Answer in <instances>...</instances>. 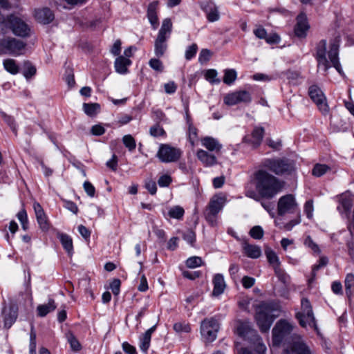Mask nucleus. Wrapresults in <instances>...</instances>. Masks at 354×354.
Instances as JSON below:
<instances>
[{
    "label": "nucleus",
    "instance_id": "obj_64",
    "mask_svg": "<svg viewBox=\"0 0 354 354\" xmlns=\"http://www.w3.org/2000/svg\"><path fill=\"white\" fill-rule=\"evenodd\" d=\"M122 346L125 353L128 354H137L136 348L128 342H123Z\"/></svg>",
    "mask_w": 354,
    "mask_h": 354
},
{
    "label": "nucleus",
    "instance_id": "obj_8",
    "mask_svg": "<svg viewBox=\"0 0 354 354\" xmlns=\"http://www.w3.org/2000/svg\"><path fill=\"white\" fill-rule=\"evenodd\" d=\"M299 212L298 203L292 194H286L279 198L277 203V213L279 216Z\"/></svg>",
    "mask_w": 354,
    "mask_h": 354
},
{
    "label": "nucleus",
    "instance_id": "obj_9",
    "mask_svg": "<svg viewBox=\"0 0 354 354\" xmlns=\"http://www.w3.org/2000/svg\"><path fill=\"white\" fill-rule=\"evenodd\" d=\"M182 152L180 149L167 144H161L157 152V157L162 162H174L178 161Z\"/></svg>",
    "mask_w": 354,
    "mask_h": 354
},
{
    "label": "nucleus",
    "instance_id": "obj_11",
    "mask_svg": "<svg viewBox=\"0 0 354 354\" xmlns=\"http://www.w3.org/2000/svg\"><path fill=\"white\" fill-rule=\"evenodd\" d=\"M7 21L15 35L21 37L29 36L30 28L21 19L11 15L8 17Z\"/></svg>",
    "mask_w": 354,
    "mask_h": 354
},
{
    "label": "nucleus",
    "instance_id": "obj_36",
    "mask_svg": "<svg viewBox=\"0 0 354 354\" xmlns=\"http://www.w3.org/2000/svg\"><path fill=\"white\" fill-rule=\"evenodd\" d=\"M237 73L234 69H226L224 71L223 82L226 84H232L236 79Z\"/></svg>",
    "mask_w": 354,
    "mask_h": 354
},
{
    "label": "nucleus",
    "instance_id": "obj_38",
    "mask_svg": "<svg viewBox=\"0 0 354 354\" xmlns=\"http://www.w3.org/2000/svg\"><path fill=\"white\" fill-rule=\"evenodd\" d=\"M329 170L330 167L326 165L316 164L313 169L312 174L316 177H320Z\"/></svg>",
    "mask_w": 354,
    "mask_h": 354
},
{
    "label": "nucleus",
    "instance_id": "obj_39",
    "mask_svg": "<svg viewBox=\"0 0 354 354\" xmlns=\"http://www.w3.org/2000/svg\"><path fill=\"white\" fill-rule=\"evenodd\" d=\"M184 209L178 205L171 207L168 212L169 216L171 218L176 219H181L184 215Z\"/></svg>",
    "mask_w": 354,
    "mask_h": 354
},
{
    "label": "nucleus",
    "instance_id": "obj_29",
    "mask_svg": "<svg viewBox=\"0 0 354 354\" xmlns=\"http://www.w3.org/2000/svg\"><path fill=\"white\" fill-rule=\"evenodd\" d=\"M131 64V61L124 57L119 56L115 61V68L117 73L124 74L128 71V66Z\"/></svg>",
    "mask_w": 354,
    "mask_h": 354
},
{
    "label": "nucleus",
    "instance_id": "obj_56",
    "mask_svg": "<svg viewBox=\"0 0 354 354\" xmlns=\"http://www.w3.org/2000/svg\"><path fill=\"white\" fill-rule=\"evenodd\" d=\"M120 280L118 279H113L110 283V288L114 295H118L120 292Z\"/></svg>",
    "mask_w": 354,
    "mask_h": 354
},
{
    "label": "nucleus",
    "instance_id": "obj_12",
    "mask_svg": "<svg viewBox=\"0 0 354 354\" xmlns=\"http://www.w3.org/2000/svg\"><path fill=\"white\" fill-rule=\"evenodd\" d=\"M25 43L13 37H6L0 40V46L6 53L19 55L25 48Z\"/></svg>",
    "mask_w": 354,
    "mask_h": 354
},
{
    "label": "nucleus",
    "instance_id": "obj_34",
    "mask_svg": "<svg viewBox=\"0 0 354 354\" xmlns=\"http://www.w3.org/2000/svg\"><path fill=\"white\" fill-rule=\"evenodd\" d=\"M4 68L11 74H17L19 72V66L15 60L12 59H6L3 61Z\"/></svg>",
    "mask_w": 354,
    "mask_h": 354
},
{
    "label": "nucleus",
    "instance_id": "obj_60",
    "mask_svg": "<svg viewBox=\"0 0 354 354\" xmlns=\"http://www.w3.org/2000/svg\"><path fill=\"white\" fill-rule=\"evenodd\" d=\"M83 186L88 196H89L90 197H93L95 196V189L90 182L85 181L84 183Z\"/></svg>",
    "mask_w": 354,
    "mask_h": 354
},
{
    "label": "nucleus",
    "instance_id": "obj_55",
    "mask_svg": "<svg viewBox=\"0 0 354 354\" xmlns=\"http://www.w3.org/2000/svg\"><path fill=\"white\" fill-rule=\"evenodd\" d=\"M208 21L210 22H214L219 19V13L216 8H214L210 10L207 15Z\"/></svg>",
    "mask_w": 354,
    "mask_h": 354
},
{
    "label": "nucleus",
    "instance_id": "obj_10",
    "mask_svg": "<svg viewBox=\"0 0 354 354\" xmlns=\"http://www.w3.org/2000/svg\"><path fill=\"white\" fill-rule=\"evenodd\" d=\"M219 324L214 318L204 319L201 324V333L205 341L212 342L216 339Z\"/></svg>",
    "mask_w": 354,
    "mask_h": 354
},
{
    "label": "nucleus",
    "instance_id": "obj_19",
    "mask_svg": "<svg viewBox=\"0 0 354 354\" xmlns=\"http://www.w3.org/2000/svg\"><path fill=\"white\" fill-rule=\"evenodd\" d=\"M35 17L39 23L48 24L54 19V14L49 8H44L35 10Z\"/></svg>",
    "mask_w": 354,
    "mask_h": 354
},
{
    "label": "nucleus",
    "instance_id": "obj_61",
    "mask_svg": "<svg viewBox=\"0 0 354 354\" xmlns=\"http://www.w3.org/2000/svg\"><path fill=\"white\" fill-rule=\"evenodd\" d=\"M242 285L245 288H250L252 287L255 283V279L253 277L245 276L242 279Z\"/></svg>",
    "mask_w": 354,
    "mask_h": 354
},
{
    "label": "nucleus",
    "instance_id": "obj_17",
    "mask_svg": "<svg viewBox=\"0 0 354 354\" xmlns=\"http://www.w3.org/2000/svg\"><path fill=\"white\" fill-rule=\"evenodd\" d=\"M310 26L304 14H300L297 17V24L295 27V35L298 37H304Z\"/></svg>",
    "mask_w": 354,
    "mask_h": 354
},
{
    "label": "nucleus",
    "instance_id": "obj_25",
    "mask_svg": "<svg viewBox=\"0 0 354 354\" xmlns=\"http://www.w3.org/2000/svg\"><path fill=\"white\" fill-rule=\"evenodd\" d=\"M242 247L244 254L248 257L257 259L261 255V248L257 245H251L247 241H244Z\"/></svg>",
    "mask_w": 354,
    "mask_h": 354
},
{
    "label": "nucleus",
    "instance_id": "obj_46",
    "mask_svg": "<svg viewBox=\"0 0 354 354\" xmlns=\"http://www.w3.org/2000/svg\"><path fill=\"white\" fill-rule=\"evenodd\" d=\"M304 245L311 249L315 253L319 254L320 249L318 245L313 241L310 236H307L304 240Z\"/></svg>",
    "mask_w": 354,
    "mask_h": 354
},
{
    "label": "nucleus",
    "instance_id": "obj_5",
    "mask_svg": "<svg viewBox=\"0 0 354 354\" xmlns=\"http://www.w3.org/2000/svg\"><path fill=\"white\" fill-rule=\"evenodd\" d=\"M226 202V197L223 195L213 196L205 211V218L212 226L217 223V215L222 210Z\"/></svg>",
    "mask_w": 354,
    "mask_h": 354
},
{
    "label": "nucleus",
    "instance_id": "obj_35",
    "mask_svg": "<svg viewBox=\"0 0 354 354\" xmlns=\"http://www.w3.org/2000/svg\"><path fill=\"white\" fill-rule=\"evenodd\" d=\"M83 110L87 115L93 116L100 110V104L97 103H84Z\"/></svg>",
    "mask_w": 354,
    "mask_h": 354
},
{
    "label": "nucleus",
    "instance_id": "obj_41",
    "mask_svg": "<svg viewBox=\"0 0 354 354\" xmlns=\"http://www.w3.org/2000/svg\"><path fill=\"white\" fill-rule=\"evenodd\" d=\"M252 339L255 351L258 354H265L266 347L265 344L262 342V340L261 337L259 336V335L255 338H252Z\"/></svg>",
    "mask_w": 354,
    "mask_h": 354
},
{
    "label": "nucleus",
    "instance_id": "obj_3",
    "mask_svg": "<svg viewBox=\"0 0 354 354\" xmlns=\"http://www.w3.org/2000/svg\"><path fill=\"white\" fill-rule=\"evenodd\" d=\"M280 306L275 303H261L256 309L255 319L262 333L268 332L274 319L279 316Z\"/></svg>",
    "mask_w": 354,
    "mask_h": 354
},
{
    "label": "nucleus",
    "instance_id": "obj_48",
    "mask_svg": "<svg viewBox=\"0 0 354 354\" xmlns=\"http://www.w3.org/2000/svg\"><path fill=\"white\" fill-rule=\"evenodd\" d=\"M122 141L125 147H127L129 151L135 149L136 147V141L131 135L124 136L122 138Z\"/></svg>",
    "mask_w": 354,
    "mask_h": 354
},
{
    "label": "nucleus",
    "instance_id": "obj_22",
    "mask_svg": "<svg viewBox=\"0 0 354 354\" xmlns=\"http://www.w3.org/2000/svg\"><path fill=\"white\" fill-rule=\"evenodd\" d=\"M156 328V325H154L140 337L139 348L145 353H147L151 344V335Z\"/></svg>",
    "mask_w": 354,
    "mask_h": 354
},
{
    "label": "nucleus",
    "instance_id": "obj_18",
    "mask_svg": "<svg viewBox=\"0 0 354 354\" xmlns=\"http://www.w3.org/2000/svg\"><path fill=\"white\" fill-rule=\"evenodd\" d=\"M264 134V129L262 127H255L251 135L245 136L244 141L248 142L253 147H257L260 145Z\"/></svg>",
    "mask_w": 354,
    "mask_h": 354
},
{
    "label": "nucleus",
    "instance_id": "obj_43",
    "mask_svg": "<svg viewBox=\"0 0 354 354\" xmlns=\"http://www.w3.org/2000/svg\"><path fill=\"white\" fill-rule=\"evenodd\" d=\"M249 234L254 239H261L264 234L263 228L259 225L254 226L250 230Z\"/></svg>",
    "mask_w": 354,
    "mask_h": 354
},
{
    "label": "nucleus",
    "instance_id": "obj_1",
    "mask_svg": "<svg viewBox=\"0 0 354 354\" xmlns=\"http://www.w3.org/2000/svg\"><path fill=\"white\" fill-rule=\"evenodd\" d=\"M339 42L337 38L330 42L328 51H327L326 40L322 39L317 44L315 57L319 68L326 72L328 68L333 66L339 74L344 75L338 57Z\"/></svg>",
    "mask_w": 354,
    "mask_h": 354
},
{
    "label": "nucleus",
    "instance_id": "obj_27",
    "mask_svg": "<svg viewBox=\"0 0 354 354\" xmlns=\"http://www.w3.org/2000/svg\"><path fill=\"white\" fill-rule=\"evenodd\" d=\"M201 144L209 151L218 152L222 148V145L216 139L209 136L202 138Z\"/></svg>",
    "mask_w": 354,
    "mask_h": 354
},
{
    "label": "nucleus",
    "instance_id": "obj_58",
    "mask_svg": "<svg viewBox=\"0 0 354 354\" xmlns=\"http://www.w3.org/2000/svg\"><path fill=\"white\" fill-rule=\"evenodd\" d=\"M66 72V82L69 87H73L75 84L73 70L71 68H67Z\"/></svg>",
    "mask_w": 354,
    "mask_h": 354
},
{
    "label": "nucleus",
    "instance_id": "obj_28",
    "mask_svg": "<svg viewBox=\"0 0 354 354\" xmlns=\"http://www.w3.org/2000/svg\"><path fill=\"white\" fill-rule=\"evenodd\" d=\"M157 6V2H153L149 5L147 9V17L153 29H156L159 24L156 13Z\"/></svg>",
    "mask_w": 354,
    "mask_h": 354
},
{
    "label": "nucleus",
    "instance_id": "obj_57",
    "mask_svg": "<svg viewBox=\"0 0 354 354\" xmlns=\"http://www.w3.org/2000/svg\"><path fill=\"white\" fill-rule=\"evenodd\" d=\"M328 263V259L326 257H320L318 264L315 265L313 268V274L315 275V272L321 268L326 266Z\"/></svg>",
    "mask_w": 354,
    "mask_h": 354
},
{
    "label": "nucleus",
    "instance_id": "obj_47",
    "mask_svg": "<svg viewBox=\"0 0 354 354\" xmlns=\"http://www.w3.org/2000/svg\"><path fill=\"white\" fill-rule=\"evenodd\" d=\"M149 133L153 137H158L165 136V131L162 127L156 124L150 128Z\"/></svg>",
    "mask_w": 354,
    "mask_h": 354
},
{
    "label": "nucleus",
    "instance_id": "obj_20",
    "mask_svg": "<svg viewBox=\"0 0 354 354\" xmlns=\"http://www.w3.org/2000/svg\"><path fill=\"white\" fill-rule=\"evenodd\" d=\"M196 157L205 167H212L217 164L216 157L203 149H198Z\"/></svg>",
    "mask_w": 354,
    "mask_h": 354
},
{
    "label": "nucleus",
    "instance_id": "obj_6",
    "mask_svg": "<svg viewBox=\"0 0 354 354\" xmlns=\"http://www.w3.org/2000/svg\"><path fill=\"white\" fill-rule=\"evenodd\" d=\"M301 311L296 314V317L299 320L300 325L304 328L309 326L316 329L315 319L310 301L307 299L304 298L301 299Z\"/></svg>",
    "mask_w": 354,
    "mask_h": 354
},
{
    "label": "nucleus",
    "instance_id": "obj_15",
    "mask_svg": "<svg viewBox=\"0 0 354 354\" xmlns=\"http://www.w3.org/2000/svg\"><path fill=\"white\" fill-rule=\"evenodd\" d=\"M251 100L250 93L244 90L228 93L224 97V102L228 106H234L241 102L250 103Z\"/></svg>",
    "mask_w": 354,
    "mask_h": 354
},
{
    "label": "nucleus",
    "instance_id": "obj_31",
    "mask_svg": "<svg viewBox=\"0 0 354 354\" xmlns=\"http://www.w3.org/2000/svg\"><path fill=\"white\" fill-rule=\"evenodd\" d=\"M56 308L55 301L52 299L48 300V304L39 305L37 308V314L39 317H44L48 313L53 311Z\"/></svg>",
    "mask_w": 354,
    "mask_h": 354
},
{
    "label": "nucleus",
    "instance_id": "obj_53",
    "mask_svg": "<svg viewBox=\"0 0 354 354\" xmlns=\"http://www.w3.org/2000/svg\"><path fill=\"white\" fill-rule=\"evenodd\" d=\"M183 239L192 245L196 241V234L192 230H188L184 232Z\"/></svg>",
    "mask_w": 354,
    "mask_h": 354
},
{
    "label": "nucleus",
    "instance_id": "obj_40",
    "mask_svg": "<svg viewBox=\"0 0 354 354\" xmlns=\"http://www.w3.org/2000/svg\"><path fill=\"white\" fill-rule=\"evenodd\" d=\"M344 286L346 295L350 297L352 294L351 289L354 288V275L353 274H348L344 281Z\"/></svg>",
    "mask_w": 354,
    "mask_h": 354
},
{
    "label": "nucleus",
    "instance_id": "obj_26",
    "mask_svg": "<svg viewBox=\"0 0 354 354\" xmlns=\"http://www.w3.org/2000/svg\"><path fill=\"white\" fill-rule=\"evenodd\" d=\"M214 289L212 295L218 296L221 295L225 288V282L223 276L221 274H216L213 279Z\"/></svg>",
    "mask_w": 354,
    "mask_h": 354
},
{
    "label": "nucleus",
    "instance_id": "obj_37",
    "mask_svg": "<svg viewBox=\"0 0 354 354\" xmlns=\"http://www.w3.org/2000/svg\"><path fill=\"white\" fill-rule=\"evenodd\" d=\"M66 338L68 343L70 344L71 349L73 351L77 352L81 350L80 343L72 333H68L66 334Z\"/></svg>",
    "mask_w": 354,
    "mask_h": 354
},
{
    "label": "nucleus",
    "instance_id": "obj_24",
    "mask_svg": "<svg viewBox=\"0 0 354 354\" xmlns=\"http://www.w3.org/2000/svg\"><path fill=\"white\" fill-rule=\"evenodd\" d=\"M33 208L35 212L37 222L40 227L44 230H48V224L47 221V218L40 204L37 202L34 203Z\"/></svg>",
    "mask_w": 354,
    "mask_h": 354
},
{
    "label": "nucleus",
    "instance_id": "obj_32",
    "mask_svg": "<svg viewBox=\"0 0 354 354\" xmlns=\"http://www.w3.org/2000/svg\"><path fill=\"white\" fill-rule=\"evenodd\" d=\"M339 203L345 212H348L353 205V198L349 194H343L339 196Z\"/></svg>",
    "mask_w": 354,
    "mask_h": 354
},
{
    "label": "nucleus",
    "instance_id": "obj_52",
    "mask_svg": "<svg viewBox=\"0 0 354 354\" xmlns=\"http://www.w3.org/2000/svg\"><path fill=\"white\" fill-rule=\"evenodd\" d=\"M313 200L307 201L304 204V212L308 218H312L313 216Z\"/></svg>",
    "mask_w": 354,
    "mask_h": 354
},
{
    "label": "nucleus",
    "instance_id": "obj_7",
    "mask_svg": "<svg viewBox=\"0 0 354 354\" xmlns=\"http://www.w3.org/2000/svg\"><path fill=\"white\" fill-rule=\"evenodd\" d=\"M264 166L277 175L290 174L295 169L293 164L284 159H268Z\"/></svg>",
    "mask_w": 354,
    "mask_h": 354
},
{
    "label": "nucleus",
    "instance_id": "obj_45",
    "mask_svg": "<svg viewBox=\"0 0 354 354\" xmlns=\"http://www.w3.org/2000/svg\"><path fill=\"white\" fill-rule=\"evenodd\" d=\"M203 263V260L199 257H192L187 259L186 266L189 268H195L199 267Z\"/></svg>",
    "mask_w": 354,
    "mask_h": 354
},
{
    "label": "nucleus",
    "instance_id": "obj_50",
    "mask_svg": "<svg viewBox=\"0 0 354 354\" xmlns=\"http://www.w3.org/2000/svg\"><path fill=\"white\" fill-rule=\"evenodd\" d=\"M30 354H36V333L32 327L30 333Z\"/></svg>",
    "mask_w": 354,
    "mask_h": 354
},
{
    "label": "nucleus",
    "instance_id": "obj_16",
    "mask_svg": "<svg viewBox=\"0 0 354 354\" xmlns=\"http://www.w3.org/2000/svg\"><path fill=\"white\" fill-rule=\"evenodd\" d=\"M265 254L266 255L269 263L274 270L275 274L281 280L285 281L287 278V276L283 272V270H282L280 268V261L277 254L273 250L269 248L266 250Z\"/></svg>",
    "mask_w": 354,
    "mask_h": 354
},
{
    "label": "nucleus",
    "instance_id": "obj_21",
    "mask_svg": "<svg viewBox=\"0 0 354 354\" xmlns=\"http://www.w3.org/2000/svg\"><path fill=\"white\" fill-rule=\"evenodd\" d=\"M236 331L239 336L245 338H255L258 335L257 331L251 328L249 322H239Z\"/></svg>",
    "mask_w": 354,
    "mask_h": 354
},
{
    "label": "nucleus",
    "instance_id": "obj_4",
    "mask_svg": "<svg viewBox=\"0 0 354 354\" xmlns=\"http://www.w3.org/2000/svg\"><path fill=\"white\" fill-rule=\"evenodd\" d=\"M172 29V23L170 19L162 21L160 29L154 41V53L156 57H162L167 49V40L169 38Z\"/></svg>",
    "mask_w": 354,
    "mask_h": 354
},
{
    "label": "nucleus",
    "instance_id": "obj_62",
    "mask_svg": "<svg viewBox=\"0 0 354 354\" xmlns=\"http://www.w3.org/2000/svg\"><path fill=\"white\" fill-rule=\"evenodd\" d=\"M171 178L169 175H162L159 178L158 180V185L160 187H167L171 183Z\"/></svg>",
    "mask_w": 354,
    "mask_h": 354
},
{
    "label": "nucleus",
    "instance_id": "obj_49",
    "mask_svg": "<svg viewBox=\"0 0 354 354\" xmlns=\"http://www.w3.org/2000/svg\"><path fill=\"white\" fill-rule=\"evenodd\" d=\"M149 66L153 69L154 71H156L158 72H162L164 69V66L162 64V62L156 58H152L149 62Z\"/></svg>",
    "mask_w": 354,
    "mask_h": 354
},
{
    "label": "nucleus",
    "instance_id": "obj_30",
    "mask_svg": "<svg viewBox=\"0 0 354 354\" xmlns=\"http://www.w3.org/2000/svg\"><path fill=\"white\" fill-rule=\"evenodd\" d=\"M57 238L59 239L63 248L68 252L69 255L73 254V240L70 236L63 233H57Z\"/></svg>",
    "mask_w": 354,
    "mask_h": 354
},
{
    "label": "nucleus",
    "instance_id": "obj_2",
    "mask_svg": "<svg viewBox=\"0 0 354 354\" xmlns=\"http://www.w3.org/2000/svg\"><path fill=\"white\" fill-rule=\"evenodd\" d=\"M256 189L261 197L270 199L283 187V182L263 169L255 173Z\"/></svg>",
    "mask_w": 354,
    "mask_h": 354
},
{
    "label": "nucleus",
    "instance_id": "obj_23",
    "mask_svg": "<svg viewBox=\"0 0 354 354\" xmlns=\"http://www.w3.org/2000/svg\"><path fill=\"white\" fill-rule=\"evenodd\" d=\"M4 326L9 328L17 317V312L15 307L3 308L2 311Z\"/></svg>",
    "mask_w": 354,
    "mask_h": 354
},
{
    "label": "nucleus",
    "instance_id": "obj_63",
    "mask_svg": "<svg viewBox=\"0 0 354 354\" xmlns=\"http://www.w3.org/2000/svg\"><path fill=\"white\" fill-rule=\"evenodd\" d=\"M145 187L151 194L153 195L156 193L157 187L155 181L151 180L147 181L145 183Z\"/></svg>",
    "mask_w": 354,
    "mask_h": 354
},
{
    "label": "nucleus",
    "instance_id": "obj_33",
    "mask_svg": "<svg viewBox=\"0 0 354 354\" xmlns=\"http://www.w3.org/2000/svg\"><path fill=\"white\" fill-rule=\"evenodd\" d=\"M301 223V215L300 212H298L297 217L295 219L291 220L289 222L280 225L277 221H275V224L277 226H279L280 229L284 230L286 231H290L295 225L299 224Z\"/></svg>",
    "mask_w": 354,
    "mask_h": 354
},
{
    "label": "nucleus",
    "instance_id": "obj_44",
    "mask_svg": "<svg viewBox=\"0 0 354 354\" xmlns=\"http://www.w3.org/2000/svg\"><path fill=\"white\" fill-rule=\"evenodd\" d=\"M217 71L214 69H208L206 71L205 74V79L212 84L220 83V80L216 78L217 77Z\"/></svg>",
    "mask_w": 354,
    "mask_h": 354
},
{
    "label": "nucleus",
    "instance_id": "obj_51",
    "mask_svg": "<svg viewBox=\"0 0 354 354\" xmlns=\"http://www.w3.org/2000/svg\"><path fill=\"white\" fill-rule=\"evenodd\" d=\"M197 50L198 46L196 44H193L191 46H189L185 51V59L187 60H190L196 55Z\"/></svg>",
    "mask_w": 354,
    "mask_h": 354
},
{
    "label": "nucleus",
    "instance_id": "obj_14",
    "mask_svg": "<svg viewBox=\"0 0 354 354\" xmlns=\"http://www.w3.org/2000/svg\"><path fill=\"white\" fill-rule=\"evenodd\" d=\"M292 330L290 323L285 320L279 321L272 329V342L274 345H279L283 337L289 334Z\"/></svg>",
    "mask_w": 354,
    "mask_h": 354
},
{
    "label": "nucleus",
    "instance_id": "obj_13",
    "mask_svg": "<svg viewBox=\"0 0 354 354\" xmlns=\"http://www.w3.org/2000/svg\"><path fill=\"white\" fill-rule=\"evenodd\" d=\"M309 95L323 115H327L329 113L326 98L319 88L317 86H311L309 88Z\"/></svg>",
    "mask_w": 354,
    "mask_h": 354
},
{
    "label": "nucleus",
    "instance_id": "obj_59",
    "mask_svg": "<svg viewBox=\"0 0 354 354\" xmlns=\"http://www.w3.org/2000/svg\"><path fill=\"white\" fill-rule=\"evenodd\" d=\"M164 88L166 93L173 94L177 89V85L174 82L171 81L164 84Z\"/></svg>",
    "mask_w": 354,
    "mask_h": 354
},
{
    "label": "nucleus",
    "instance_id": "obj_42",
    "mask_svg": "<svg viewBox=\"0 0 354 354\" xmlns=\"http://www.w3.org/2000/svg\"><path fill=\"white\" fill-rule=\"evenodd\" d=\"M187 122L188 124V133L189 138L192 145H194V140L197 136V129L194 127L190 122V118L188 113H186Z\"/></svg>",
    "mask_w": 354,
    "mask_h": 354
},
{
    "label": "nucleus",
    "instance_id": "obj_54",
    "mask_svg": "<svg viewBox=\"0 0 354 354\" xmlns=\"http://www.w3.org/2000/svg\"><path fill=\"white\" fill-rule=\"evenodd\" d=\"M211 56H212V53L209 50L202 49L200 53V55H199L198 61L201 63L207 62V61L209 60Z\"/></svg>",
    "mask_w": 354,
    "mask_h": 354
}]
</instances>
